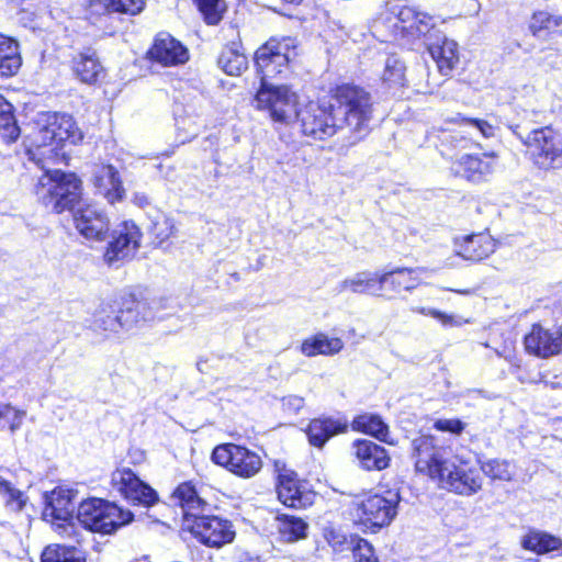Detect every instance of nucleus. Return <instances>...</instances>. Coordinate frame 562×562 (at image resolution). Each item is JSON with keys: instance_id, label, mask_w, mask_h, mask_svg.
<instances>
[{"instance_id": "nucleus-1", "label": "nucleus", "mask_w": 562, "mask_h": 562, "mask_svg": "<svg viewBox=\"0 0 562 562\" xmlns=\"http://www.w3.org/2000/svg\"><path fill=\"white\" fill-rule=\"evenodd\" d=\"M412 445L416 471L441 488L462 496H472L482 490L480 470L459 456L450 457L448 448L437 445L432 436H419Z\"/></svg>"}, {"instance_id": "nucleus-2", "label": "nucleus", "mask_w": 562, "mask_h": 562, "mask_svg": "<svg viewBox=\"0 0 562 562\" xmlns=\"http://www.w3.org/2000/svg\"><path fill=\"white\" fill-rule=\"evenodd\" d=\"M82 134L68 114H47L44 123L38 125L25 139L26 154L41 169L47 165L65 161L64 150L67 143L76 144Z\"/></svg>"}, {"instance_id": "nucleus-3", "label": "nucleus", "mask_w": 562, "mask_h": 562, "mask_svg": "<svg viewBox=\"0 0 562 562\" xmlns=\"http://www.w3.org/2000/svg\"><path fill=\"white\" fill-rule=\"evenodd\" d=\"M173 499L181 506L187 520L193 519L190 527L192 535L201 543L221 548L235 538V530L229 520L209 516L210 504L202 499L190 483L180 484L172 494Z\"/></svg>"}, {"instance_id": "nucleus-4", "label": "nucleus", "mask_w": 562, "mask_h": 562, "mask_svg": "<svg viewBox=\"0 0 562 562\" xmlns=\"http://www.w3.org/2000/svg\"><path fill=\"white\" fill-rule=\"evenodd\" d=\"M330 102L339 131L346 132L348 146L358 144L369 135L373 101L367 90L353 85H342L337 87Z\"/></svg>"}, {"instance_id": "nucleus-5", "label": "nucleus", "mask_w": 562, "mask_h": 562, "mask_svg": "<svg viewBox=\"0 0 562 562\" xmlns=\"http://www.w3.org/2000/svg\"><path fill=\"white\" fill-rule=\"evenodd\" d=\"M398 504L400 495L394 491L358 497L352 502L353 524L363 533H378L394 520Z\"/></svg>"}, {"instance_id": "nucleus-6", "label": "nucleus", "mask_w": 562, "mask_h": 562, "mask_svg": "<svg viewBox=\"0 0 562 562\" xmlns=\"http://www.w3.org/2000/svg\"><path fill=\"white\" fill-rule=\"evenodd\" d=\"M48 166L35 186L37 199L56 213L72 210L81 196V180L75 173L50 170Z\"/></svg>"}, {"instance_id": "nucleus-7", "label": "nucleus", "mask_w": 562, "mask_h": 562, "mask_svg": "<svg viewBox=\"0 0 562 562\" xmlns=\"http://www.w3.org/2000/svg\"><path fill=\"white\" fill-rule=\"evenodd\" d=\"M76 519L92 532L112 533L133 520V514L101 498H89L79 504Z\"/></svg>"}, {"instance_id": "nucleus-8", "label": "nucleus", "mask_w": 562, "mask_h": 562, "mask_svg": "<svg viewBox=\"0 0 562 562\" xmlns=\"http://www.w3.org/2000/svg\"><path fill=\"white\" fill-rule=\"evenodd\" d=\"M295 43L291 37L271 38L255 54V65L260 76V86L272 85L269 80L284 74L295 56Z\"/></svg>"}, {"instance_id": "nucleus-9", "label": "nucleus", "mask_w": 562, "mask_h": 562, "mask_svg": "<svg viewBox=\"0 0 562 562\" xmlns=\"http://www.w3.org/2000/svg\"><path fill=\"white\" fill-rule=\"evenodd\" d=\"M521 140L530 159L540 169L562 166V138L553 128L546 126L533 130Z\"/></svg>"}, {"instance_id": "nucleus-10", "label": "nucleus", "mask_w": 562, "mask_h": 562, "mask_svg": "<svg viewBox=\"0 0 562 562\" xmlns=\"http://www.w3.org/2000/svg\"><path fill=\"white\" fill-rule=\"evenodd\" d=\"M255 102L258 109L267 110L274 122L288 124L299 116L296 95L285 86H260Z\"/></svg>"}, {"instance_id": "nucleus-11", "label": "nucleus", "mask_w": 562, "mask_h": 562, "mask_svg": "<svg viewBox=\"0 0 562 562\" xmlns=\"http://www.w3.org/2000/svg\"><path fill=\"white\" fill-rule=\"evenodd\" d=\"M212 460L241 477L254 476L262 467V461L257 453L234 443L215 447Z\"/></svg>"}, {"instance_id": "nucleus-12", "label": "nucleus", "mask_w": 562, "mask_h": 562, "mask_svg": "<svg viewBox=\"0 0 562 562\" xmlns=\"http://www.w3.org/2000/svg\"><path fill=\"white\" fill-rule=\"evenodd\" d=\"M142 233L134 222L121 223L111 235V240L104 252V261L109 266H119L131 260L140 246Z\"/></svg>"}, {"instance_id": "nucleus-13", "label": "nucleus", "mask_w": 562, "mask_h": 562, "mask_svg": "<svg viewBox=\"0 0 562 562\" xmlns=\"http://www.w3.org/2000/svg\"><path fill=\"white\" fill-rule=\"evenodd\" d=\"M299 115L302 132L315 139H326L339 131L331 102L328 105L312 102Z\"/></svg>"}, {"instance_id": "nucleus-14", "label": "nucleus", "mask_w": 562, "mask_h": 562, "mask_svg": "<svg viewBox=\"0 0 562 562\" xmlns=\"http://www.w3.org/2000/svg\"><path fill=\"white\" fill-rule=\"evenodd\" d=\"M111 483L116 492L134 504L151 506L158 501L156 491L128 468L116 469L112 473Z\"/></svg>"}, {"instance_id": "nucleus-15", "label": "nucleus", "mask_w": 562, "mask_h": 562, "mask_svg": "<svg viewBox=\"0 0 562 562\" xmlns=\"http://www.w3.org/2000/svg\"><path fill=\"white\" fill-rule=\"evenodd\" d=\"M277 493L283 505L296 509L310 507L316 498V494L307 483L299 480L296 474L290 470L279 473Z\"/></svg>"}, {"instance_id": "nucleus-16", "label": "nucleus", "mask_w": 562, "mask_h": 562, "mask_svg": "<svg viewBox=\"0 0 562 562\" xmlns=\"http://www.w3.org/2000/svg\"><path fill=\"white\" fill-rule=\"evenodd\" d=\"M526 350L540 358H549L562 351V329L533 325L525 337Z\"/></svg>"}, {"instance_id": "nucleus-17", "label": "nucleus", "mask_w": 562, "mask_h": 562, "mask_svg": "<svg viewBox=\"0 0 562 562\" xmlns=\"http://www.w3.org/2000/svg\"><path fill=\"white\" fill-rule=\"evenodd\" d=\"M78 232L87 239L103 240L109 232L108 215L97 205L79 207L74 214Z\"/></svg>"}, {"instance_id": "nucleus-18", "label": "nucleus", "mask_w": 562, "mask_h": 562, "mask_svg": "<svg viewBox=\"0 0 562 562\" xmlns=\"http://www.w3.org/2000/svg\"><path fill=\"white\" fill-rule=\"evenodd\" d=\"M162 307L161 300H131L124 303L119 312L122 330L128 331L145 323L160 318L158 310Z\"/></svg>"}, {"instance_id": "nucleus-19", "label": "nucleus", "mask_w": 562, "mask_h": 562, "mask_svg": "<svg viewBox=\"0 0 562 562\" xmlns=\"http://www.w3.org/2000/svg\"><path fill=\"white\" fill-rule=\"evenodd\" d=\"M148 54L151 59L164 66L184 64L189 59L188 49L167 33L158 34Z\"/></svg>"}, {"instance_id": "nucleus-20", "label": "nucleus", "mask_w": 562, "mask_h": 562, "mask_svg": "<svg viewBox=\"0 0 562 562\" xmlns=\"http://www.w3.org/2000/svg\"><path fill=\"white\" fill-rule=\"evenodd\" d=\"M74 499L75 493L65 487H56L50 493L45 494L44 518L50 519L53 522H67L72 519Z\"/></svg>"}, {"instance_id": "nucleus-21", "label": "nucleus", "mask_w": 562, "mask_h": 562, "mask_svg": "<svg viewBox=\"0 0 562 562\" xmlns=\"http://www.w3.org/2000/svg\"><path fill=\"white\" fill-rule=\"evenodd\" d=\"M495 168L496 155L494 153L483 154V156L463 155L458 160V172L474 183L486 181Z\"/></svg>"}, {"instance_id": "nucleus-22", "label": "nucleus", "mask_w": 562, "mask_h": 562, "mask_svg": "<svg viewBox=\"0 0 562 562\" xmlns=\"http://www.w3.org/2000/svg\"><path fill=\"white\" fill-rule=\"evenodd\" d=\"M456 254L465 260L481 261L496 249L495 240L488 234H472L456 239Z\"/></svg>"}, {"instance_id": "nucleus-23", "label": "nucleus", "mask_w": 562, "mask_h": 562, "mask_svg": "<svg viewBox=\"0 0 562 562\" xmlns=\"http://www.w3.org/2000/svg\"><path fill=\"white\" fill-rule=\"evenodd\" d=\"M336 290L338 293L350 292L353 294L382 296L381 273L368 270L357 272L340 281Z\"/></svg>"}, {"instance_id": "nucleus-24", "label": "nucleus", "mask_w": 562, "mask_h": 562, "mask_svg": "<svg viewBox=\"0 0 562 562\" xmlns=\"http://www.w3.org/2000/svg\"><path fill=\"white\" fill-rule=\"evenodd\" d=\"M426 272L425 268H394L390 271L381 273V282L383 290L387 288L394 292L400 293L402 291L412 292L420 283L422 277Z\"/></svg>"}, {"instance_id": "nucleus-25", "label": "nucleus", "mask_w": 562, "mask_h": 562, "mask_svg": "<svg viewBox=\"0 0 562 562\" xmlns=\"http://www.w3.org/2000/svg\"><path fill=\"white\" fill-rule=\"evenodd\" d=\"M93 183L98 192L110 203L121 201L124 188L117 170L111 165L97 166L93 170Z\"/></svg>"}, {"instance_id": "nucleus-26", "label": "nucleus", "mask_w": 562, "mask_h": 562, "mask_svg": "<svg viewBox=\"0 0 562 562\" xmlns=\"http://www.w3.org/2000/svg\"><path fill=\"white\" fill-rule=\"evenodd\" d=\"M428 50L441 75L448 76L459 63L458 44L446 36L428 44Z\"/></svg>"}, {"instance_id": "nucleus-27", "label": "nucleus", "mask_w": 562, "mask_h": 562, "mask_svg": "<svg viewBox=\"0 0 562 562\" xmlns=\"http://www.w3.org/2000/svg\"><path fill=\"white\" fill-rule=\"evenodd\" d=\"M346 429L347 422L345 419L315 418L310 423L306 435L312 446L322 448L329 438Z\"/></svg>"}, {"instance_id": "nucleus-28", "label": "nucleus", "mask_w": 562, "mask_h": 562, "mask_svg": "<svg viewBox=\"0 0 562 562\" xmlns=\"http://www.w3.org/2000/svg\"><path fill=\"white\" fill-rule=\"evenodd\" d=\"M355 454L366 470H383L389 467L390 458L384 448L370 440L353 443Z\"/></svg>"}, {"instance_id": "nucleus-29", "label": "nucleus", "mask_w": 562, "mask_h": 562, "mask_svg": "<svg viewBox=\"0 0 562 562\" xmlns=\"http://www.w3.org/2000/svg\"><path fill=\"white\" fill-rule=\"evenodd\" d=\"M521 546L537 554L562 557V539L548 532L532 530L522 538Z\"/></svg>"}, {"instance_id": "nucleus-30", "label": "nucleus", "mask_w": 562, "mask_h": 562, "mask_svg": "<svg viewBox=\"0 0 562 562\" xmlns=\"http://www.w3.org/2000/svg\"><path fill=\"white\" fill-rule=\"evenodd\" d=\"M21 64L22 59L16 41L0 34V76L10 77L15 75Z\"/></svg>"}, {"instance_id": "nucleus-31", "label": "nucleus", "mask_w": 562, "mask_h": 562, "mask_svg": "<svg viewBox=\"0 0 562 562\" xmlns=\"http://www.w3.org/2000/svg\"><path fill=\"white\" fill-rule=\"evenodd\" d=\"M342 348L344 342L340 338H329L325 334H317L302 342L301 351L307 357L331 356L338 353Z\"/></svg>"}, {"instance_id": "nucleus-32", "label": "nucleus", "mask_w": 562, "mask_h": 562, "mask_svg": "<svg viewBox=\"0 0 562 562\" xmlns=\"http://www.w3.org/2000/svg\"><path fill=\"white\" fill-rule=\"evenodd\" d=\"M74 70L82 82L93 83L102 72L94 53H81L74 59Z\"/></svg>"}, {"instance_id": "nucleus-33", "label": "nucleus", "mask_w": 562, "mask_h": 562, "mask_svg": "<svg viewBox=\"0 0 562 562\" xmlns=\"http://www.w3.org/2000/svg\"><path fill=\"white\" fill-rule=\"evenodd\" d=\"M352 426L356 430L369 434L381 441L391 442L387 439L389 428L386 424L378 415H360L353 419Z\"/></svg>"}, {"instance_id": "nucleus-34", "label": "nucleus", "mask_w": 562, "mask_h": 562, "mask_svg": "<svg viewBox=\"0 0 562 562\" xmlns=\"http://www.w3.org/2000/svg\"><path fill=\"white\" fill-rule=\"evenodd\" d=\"M307 524L297 517L282 515L278 517V531L284 542H294L306 537Z\"/></svg>"}, {"instance_id": "nucleus-35", "label": "nucleus", "mask_w": 562, "mask_h": 562, "mask_svg": "<svg viewBox=\"0 0 562 562\" xmlns=\"http://www.w3.org/2000/svg\"><path fill=\"white\" fill-rule=\"evenodd\" d=\"M42 562H87L85 553L75 547L48 546L42 553Z\"/></svg>"}, {"instance_id": "nucleus-36", "label": "nucleus", "mask_w": 562, "mask_h": 562, "mask_svg": "<svg viewBox=\"0 0 562 562\" xmlns=\"http://www.w3.org/2000/svg\"><path fill=\"white\" fill-rule=\"evenodd\" d=\"M20 135L13 114V106L0 94V137L8 142H14Z\"/></svg>"}, {"instance_id": "nucleus-37", "label": "nucleus", "mask_w": 562, "mask_h": 562, "mask_svg": "<svg viewBox=\"0 0 562 562\" xmlns=\"http://www.w3.org/2000/svg\"><path fill=\"white\" fill-rule=\"evenodd\" d=\"M479 463V470L492 481L509 482L514 477V467L506 460L487 459L480 460Z\"/></svg>"}, {"instance_id": "nucleus-38", "label": "nucleus", "mask_w": 562, "mask_h": 562, "mask_svg": "<svg viewBox=\"0 0 562 562\" xmlns=\"http://www.w3.org/2000/svg\"><path fill=\"white\" fill-rule=\"evenodd\" d=\"M220 67L229 76H238L247 68V58L233 47H226L220 58Z\"/></svg>"}, {"instance_id": "nucleus-39", "label": "nucleus", "mask_w": 562, "mask_h": 562, "mask_svg": "<svg viewBox=\"0 0 562 562\" xmlns=\"http://www.w3.org/2000/svg\"><path fill=\"white\" fill-rule=\"evenodd\" d=\"M93 5H100L109 13L136 15L145 7L144 0H92Z\"/></svg>"}, {"instance_id": "nucleus-40", "label": "nucleus", "mask_w": 562, "mask_h": 562, "mask_svg": "<svg viewBox=\"0 0 562 562\" xmlns=\"http://www.w3.org/2000/svg\"><path fill=\"white\" fill-rule=\"evenodd\" d=\"M529 27L535 36H540L542 31H562V15H552L546 11L536 12Z\"/></svg>"}, {"instance_id": "nucleus-41", "label": "nucleus", "mask_w": 562, "mask_h": 562, "mask_svg": "<svg viewBox=\"0 0 562 562\" xmlns=\"http://www.w3.org/2000/svg\"><path fill=\"white\" fill-rule=\"evenodd\" d=\"M0 494L4 498L7 507L13 512L22 510L27 502L23 492L16 490L3 479H0Z\"/></svg>"}, {"instance_id": "nucleus-42", "label": "nucleus", "mask_w": 562, "mask_h": 562, "mask_svg": "<svg viewBox=\"0 0 562 562\" xmlns=\"http://www.w3.org/2000/svg\"><path fill=\"white\" fill-rule=\"evenodd\" d=\"M384 82L390 86H403L405 79V65L396 56H389L382 75Z\"/></svg>"}, {"instance_id": "nucleus-43", "label": "nucleus", "mask_w": 562, "mask_h": 562, "mask_svg": "<svg viewBox=\"0 0 562 562\" xmlns=\"http://www.w3.org/2000/svg\"><path fill=\"white\" fill-rule=\"evenodd\" d=\"M205 22L211 25L217 24L225 11V2L223 0H194Z\"/></svg>"}, {"instance_id": "nucleus-44", "label": "nucleus", "mask_w": 562, "mask_h": 562, "mask_svg": "<svg viewBox=\"0 0 562 562\" xmlns=\"http://www.w3.org/2000/svg\"><path fill=\"white\" fill-rule=\"evenodd\" d=\"M411 311L422 315L431 316L438 319L443 326L456 327L461 326L464 323V321L461 317L443 313L436 308L412 307Z\"/></svg>"}, {"instance_id": "nucleus-45", "label": "nucleus", "mask_w": 562, "mask_h": 562, "mask_svg": "<svg viewBox=\"0 0 562 562\" xmlns=\"http://www.w3.org/2000/svg\"><path fill=\"white\" fill-rule=\"evenodd\" d=\"M93 325L104 331L117 333L122 329L120 314H109L104 310L95 314Z\"/></svg>"}, {"instance_id": "nucleus-46", "label": "nucleus", "mask_w": 562, "mask_h": 562, "mask_svg": "<svg viewBox=\"0 0 562 562\" xmlns=\"http://www.w3.org/2000/svg\"><path fill=\"white\" fill-rule=\"evenodd\" d=\"M324 538L335 551H344L349 546L348 537L340 528L326 527Z\"/></svg>"}, {"instance_id": "nucleus-47", "label": "nucleus", "mask_w": 562, "mask_h": 562, "mask_svg": "<svg viewBox=\"0 0 562 562\" xmlns=\"http://www.w3.org/2000/svg\"><path fill=\"white\" fill-rule=\"evenodd\" d=\"M353 558L356 562H379L371 543L362 538L356 540Z\"/></svg>"}, {"instance_id": "nucleus-48", "label": "nucleus", "mask_w": 562, "mask_h": 562, "mask_svg": "<svg viewBox=\"0 0 562 562\" xmlns=\"http://www.w3.org/2000/svg\"><path fill=\"white\" fill-rule=\"evenodd\" d=\"M434 27L432 18L426 13L419 12L417 13L416 19L409 25H404L403 29H407L411 32L416 33L417 35H427L429 31Z\"/></svg>"}, {"instance_id": "nucleus-49", "label": "nucleus", "mask_w": 562, "mask_h": 562, "mask_svg": "<svg viewBox=\"0 0 562 562\" xmlns=\"http://www.w3.org/2000/svg\"><path fill=\"white\" fill-rule=\"evenodd\" d=\"M175 225L171 218L166 215H160L157 221L153 223V233L161 241L168 239L173 234Z\"/></svg>"}, {"instance_id": "nucleus-50", "label": "nucleus", "mask_w": 562, "mask_h": 562, "mask_svg": "<svg viewBox=\"0 0 562 562\" xmlns=\"http://www.w3.org/2000/svg\"><path fill=\"white\" fill-rule=\"evenodd\" d=\"M461 122L463 125L472 127L480 133L484 138H491L495 136V126L482 119H470L462 117Z\"/></svg>"}, {"instance_id": "nucleus-51", "label": "nucleus", "mask_w": 562, "mask_h": 562, "mask_svg": "<svg viewBox=\"0 0 562 562\" xmlns=\"http://www.w3.org/2000/svg\"><path fill=\"white\" fill-rule=\"evenodd\" d=\"M2 414V422H5L9 425L11 431L20 428L22 420L25 417L24 411L15 409L10 405H3Z\"/></svg>"}, {"instance_id": "nucleus-52", "label": "nucleus", "mask_w": 562, "mask_h": 562, "mask_svg": "<svg viewBox=\"0 0 562 562\" xmlns=\"http://www.w3.org/2000/svg\"><path fill=\"white\" fill-rule=\"evenodd\" d=\"M435 428L440 431L460 434L464 429V424L459 419H438L435 423Z\"/></svg>"}, {"instance_id": "nucleus-53", "label": "nucleus", "mask_w": 562, "mask_h": 562, "mask_svg": "<svg viewBox=\"0 0 562 562\" xmlns=\"http://www.w3.org/2000/svg\"><path fill=\"white\" fill-rule=\"evenodd\" d=\"M282 405L285 411L296 414L304 406V400L300 396L291 395L283 397Z\"/></svg>"}, {"instance_id": "nucleus-54", "label": "nucleus", "mask_w": 562, "mask_h": 562, "mask_svg": "<svg viewBox=\"0 0 562 562\" xmlns=\"http://www.w3.org/2000/svg\"><path fill=\"white\" fill-rule=\"evenodd\" d=\"M418 11L412 7H404L400 10L397 16L398 20L404 24H412L417 16Z\"/></svg>"}, {"instance_id": "nucleus-55", "label": "nucleus", "mask_w": 562, "mask_h": 562, "mask_svg": "<svg viewBox=\"0 0 562 562\" xmlns=\"http://www.w3.org/2000/svg\"><path fill=\"white\" fill-rule=\"evenodd\" d=\"M442 142L450 143L454 147H458V146L464 147L463 145H461V143H464L465 138H463L462 136H460L458 134L447 133L443 131L442 132Z\"/></svg>"}, {"instance_id": "nucleus-56", "label": "nucleus", "mask_w": 562, "mask_h": 562, "mask_svg": "<svg viewBox=\"0 0 562 562\" xmlns=\"http://www.w3.org/2000/svg\"><path fill=\"white\" fill-rule=\"evenodd\" d=\"M133 201L136 205L140 207L149 205V198L145 193H135Z\"/></svg>"}, {"instance_id": "nucleus-57", "label": "nucleus", "mask_w": 562, "mask_h": 562, "mask_svg": "<svg viewBox=\"0 0 562 562\" xmlns=\"http://www.w3.org/2000/svg\"><path fill=\"white\" fill-rule=\"evenodd\" d=\"M57 529L59 530L60 533H69V529H72V525L71 524H57Z\"/></svg>"}, {"instance_id": "nucleus-58", "label": "nucleus", "mask_w": 562, "mask_h": 562, "mask_svg": "<svg viewBox=\"0 0 562 562\" xmlns=\"http://www.w3.org/2000/svg\"><path fill=\"white\" fill-rule=\"evenodd\" d=\"M132 562H150V560L147 557H142L133 560Z\"/></svg>"}, {"instance_id": "nucleus-59", "label": "nucleus", "mask_w": 562, "mask_h": 562, "mask_svg": "<svg viewBox=\"0 0 562 562\" xmlns=\"http://www.w3.org/2000/svg\"><path fill=\"white\" fill-rule=\"evenodd\" d=\"M2 314H3V308H2V306L0 305V317L2 316Z\"/></svg>"}]
</instances>
